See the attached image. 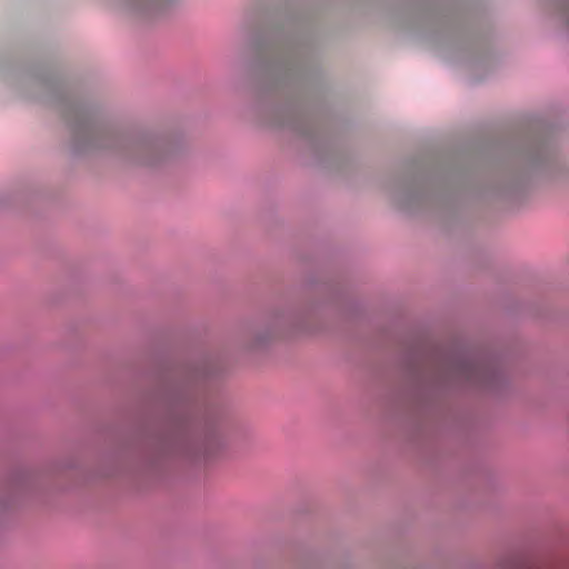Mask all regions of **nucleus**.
Segmentation results:
<instances>
[{"label": "nucleus", "mask_w": 569, "mask_h": 569, "mask_svg": "<svg viewBox=\"0 0 569 569\" xmlns=\"http://www.w3.org/2000/svg\"><path fill=\"white\" fill-rule=\"evenodd\" d=\"M223 372L212 355L190 358L163 378L147 396L157 415L137 438L114 452L111 473L137 472L153 476L172 460L200 461L217 455L224 441L219 430L223 403L218 381Z\"/></svg>", "instance_id": "obj_1"}, {"label": "nucleus", "mask_w": 569, "mask_h": 569, "mask_svg": "<svg viewBox=\"0 0 569 569\" xmlns=\"http://www.w3.org/2000/svg\"><path fill=\"white\" fill-rule=\"evenodd\" d=\"M401 366L423 412H436L450 393L500 392L508 383L503 357L458 341L435 346L428 352L413 345L401 357Z\"/></svg>", "instance_id": "obj_2"}, {"label": "nucleus", "mask_w": 569, "mask_h": 569, "mask_svg": "<svg viewBox=\"0 0 569 569\" xmlns=\"http://www.w3.org/2000/svg\"><path fill=\"white\" fill-rule=\"evenodd\" d=\"M58 104L71 133L76 154L102 151L130 163L158 169L176 158L180 146L172 138L150 131H122L92 104L58 93Z\"/></svg>", "instance_id": "obj_3"}, {"label": "nucleus", "mask_w": 569, "mask_h": 569, "mask_svg": "<svg viewBox=\"0 0 569 569\" xmlns=\"http://www.w3.org/2000/svg\"><path fill=\"white\" fill-rule=\"evenodd\" d=\"M251 44L257 51H266L261 68L270 87L288 86L299 79L309 52L300 38L282 32L257 33Z\"/></svg>", "instance_id": "obj_4"}, {"label": "nucleus", "mask_w": 569, "mask_h": 569, "mask_svg": "<svg viewBox=\"0 0 569 569\" xmlns=\"http://www.w3.org/2000/svg\"><path fill=\"white\" fill-rule=\"evenodd\" d=\"M318 302L278 309L254 321L244 332L243 346L248 351L258 352L270 347L280 336L315 332L311 320L319 311Z\"/></svg>", "instance_id": "obj_5"}, {"label": "nucleus", "mask_w": 569, "mask_h": 569, "mask_svg": "<svg viewBox=\"0 0 569 569\" xmlns=\"http://www.w3.org/2000/svg\"><path fill=\"white\" fill-rule=\"evenodd\" d=\"M392 201L402 211L419 213L442 207L447 202L443 190L428 178L396 181L390 190Z\"/></svg>", "instance_id": "obj_6"}, {"label": "nucleus", "mask_w": 569, "mask_h": 569, "mask_svg": "<svg viewBox=\"0 0 569 569\" xmlns=\"http://www.w3.org/2000/svg\"><path fill=\"white\" fill-rule=\"evenodd\" d=\"M266 123L278 129H287L311 144L316 143L318 128L308 112L298 104H284L268 110Z\"/></svg>", "instance_id": "obj_7"}, {"label": "nucleus", "mask_w": 569, "mask_h": 569, "mask_svg": "<svg viewBox=\"0 0 569 569\" xmlns=\"http://www.w3.org/2000/svg\"><path fill=\"white\" fill-rule=\"evenodd\" d=\"M37 485V475L27 468L13 470L0 487V508H7L21 497L28 496Z\"/></svg>", "instance_id": "obj_8"}, {"label": "nucleus", "mask_w": 569, "mask_h": 569, "mask_svg": "<svg viewBox=\"0 0 569 569\" xmlns=\"http://www.w3.org/2000/svg\"><path fill=\"white\" fill-rule=\"evenodd\" d=\"M133 14L154 19L162 17L171 8L174 0H120Z\"/></svg>", "instance_id": "obj_9"}, {"label": "nucleus", "mask_w": 569, "mask_h": 569, "mask_svg": "<svg viewBox=\"0 0 569 569\" xmlns=\"http://www.w3.org/2000/svg\"><path fill=\"white\" fill-rule=\"evenodd\" d=\"M525 157L531 166L542 167L553 159V151L545 140L537 139L527 146Z\"/></svg>", "instance_id": "obj_10"}, {"label": "nucleus", "mask_w": 569, "mask_h": 569, "mask_svg": "<svg viewBox=\"0 0 569 569\" xmlns=\"http://www.w3.org/2000/svg\"><path fill=\"white\" fill-rule=\"evenodd\" d=\"M448 22V16L442 9L438 7H428L423 9L419 16V23L435 28L436 30L442 28Z\"/></svg>", "instance_id": "obj_11"}, {"label": "nucleus", "mask_w": 569, "mask_h": 569, "mask_svg": "<svg viewBox=\"0 0 569 569\" xmlns=\"http://www.w3.org/2000/svg\"><path fill=\"white\" fill-rule=\"evenodd\" d=\"M555 6L569 29V0H556Z\"/></svg>", "instance_id": "obj_12"}, {"label": "nucleus", "mask_w": 569, "mask_h": 569, "mask_svg": "<svg viewBox=\"0 0 569 569\" xmlns=\"http://www.w3.org/2000/svg\"><path fill=\"white\" fill-rule=\"evenodd\" d=\"M497 193L500 196H509L511 193V190H509L507 187H503L500 190H498Z\"/></svg>", "instance_id": "obj_13"}]
</instances>
